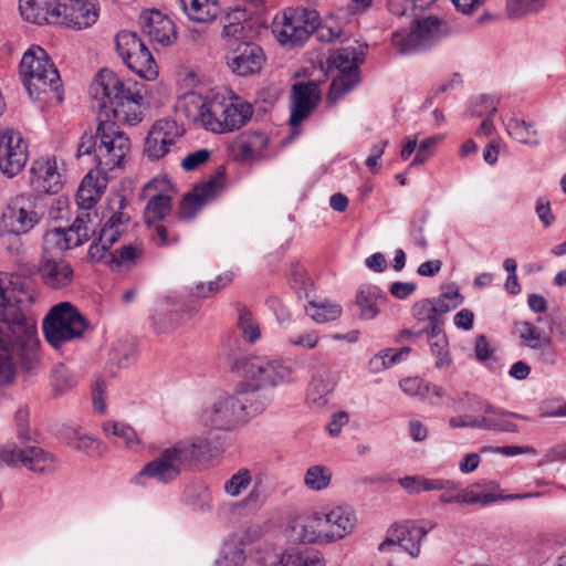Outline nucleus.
<instances>
[{
    "instance_id": "4468645a",
    "label": "nucleus",
    "mask_w": 566,
    "mask_h": 566,
    "mask_svg": "<svg viewBox=\"0 0 566 566\" xmlns=\"http://www.w3.org/2000/svg\"><path fill=\"white\" fill-rule=\"evenodd\" d=\"M114 205L116 210L105 221L97 241L93 242L88 249L87 254L92 261H101L104 258L105 253L123 234L129 221V217L122 211L125 207L124 198L117 196L114 199Z\"/></svg>"
},
{
    "instance_id": "f8f14e48",
    "label": "nucleus",
    "mask_w": 566,
    "mask_h": 566,
    "mask_svg": "<svg viewBox=\"0 0 566 566\" xmlns=\"http://www.w3.org/2000/svg\"><path fill=\"white\" fill-rule=\"evenodd\" d=\"M180 107L190 122L199 123L205 129L210 130L209 122L224 118L227 98L220 94L209 98L199 93L189 92L184 95Z\"/></svg>"
},
{
    "instance_id": "72a5a7b5",
    "label": "nucleus",
    "mask_w": 566,
    "mask_h": 566,
    "mask_svg": "<svg viewBox=\"0 0 566 566\" xmlns=\"http://www.w3.org/2000/svg\"><path fill=\"white\" fill-rule=\"evenodd\" d=\"M385 302L386 295L375 285H363L356 295V304L360 310V316L365 319L375 318Z\"/></svg>"
},
{
    "instance_id": "39448f33",
    "label": "nucleus",
    "mask_w": 566,
    "mask_h": 566,
    "mask_svg": "<svg viewBox=\"0 0 566 566\" xmlns=\"http://www.w3.org/2000/svg\"><path fill=\"white\" fill-rule=\"evenodd\" d=\"M95 134L84 133L81 137L77 155H93L96 169L106 174L120 168L130 151V140L115 122L97 119Z\"/></svg>"
},
{
    "instance_id": "5701e85b",
    "label": "nucleus",
    "mask_w": 566,
    "mask_h": 566,
    "mask_svg": "<svg viewBox=\"0 0 566 566\" xmlns=\"http://www.w3.org/2000/svg\"><path fill=\"white\" fill-rule=\"evenodd\" d=\"M30 184L36 193H56L62 188L55 159L40 158L30 169Z\"/></svg>"
},
{
    "instance_id": "20e7f679",
    "label": "nucleus",
    "mask_w": 566,
    "mask_h": 566,
    "mask_svg": "<svg viewBox=\"0 0 566 566\" xmlns=\"http://www.w3.org/2000/svg\"><path fill=\"white\" fill-rule=\"evenodd\" d=\"M19 75L31 99L41 103L63 101L60 73L41 46L34 45L24 52Z\"/></svg>"
},
{
    "instance_id": "338daca9",
    "label": "nucleus",
    "mask_w": 566,
    "mask_h": 566,
    "mask_svg": "<svg viewBox=\"0 0 566 566\" xmlns=\"http://www.w3.org/2000/svg\"><path fill=\"white\" fill-rule=\"evenodd\" d=\"M535 211L538 219L541 220L545 228H548L555 221V217L552 213L551 203L548 199L544 197L538 198L536 201Z\"/></svg>"
},
{
    "instance_id": "4d7b16f0",
    "label": "nucleus",
    "mask_w": 566,
    "mask_h": 566,
    "mask_svg": "<svg viewBox=\"0 0 566 566\" xmlns=\"http://www.w3.org/2000/svg\"><path fill=\"white\" fill-rule=\"evenodd\" d=\"M251 484V474L247 469L234 473L226 483L224 492L230 496H239Z\"/></svg>"
},
{
    "instance_id": "9b49d317",
    "label": "nucleus",
    "mask_w": 566,
    "mask_h": 566,
    "mask_svg": "<svg viewBox=\"0 0 566 566\" xmlns=\"http://www.w3.org/2000/svg\"><path fill=\"white\" fill-rule=\"evenodd\" d=\"M42 219L34 198L25 195L15 197L3 211L1 223L8 234L19 238L30 232Z\"/></svg>"
},
{
    "instance_id": "dca6fc26",
    "label": "nucleus",
    "mask_w": 566,
    "mask_h": 566,
    "mask_svg": "<svg viewBox=\"0 0 566 566\" xmlns=\"http://www.w3.org/2000/svg\"><path fill=\"white\" fill-rule=\"evenodd\" d=\"M499 489V485L494 482H478L473 483L465 489H461L459 483V492L454 496H442L440 502L444 504L459 503V504H481L489 505L497 500H522L526 497L537 496L538 494L525 493V494H511L506 496H500L494 493Z\"/></svg>"
},
{
    "instance_id": "e2e57ef3",
    "label": "nucleus",
    "mask_w": 566,
    "mask_h": 566,
    "mask_svg": "<svg viewBox=\"0 0 566 566\" xmlns=\"http://www.w3.org/2000/svg\"><path fill=\"white\" fill-rule=\"evenodd\" d=\"M90 221V213H85L83 217H77L73 224L69 227V231H72L73 240L80 239L81 244H83L85 241L90 239L91 235V228L87 226Z\"/></svg>"
},
{
    "instance_id": "423d86ee",
    "label": "nucleus",
    "mask_w": 566,
    "mask_h": 566,
    "mask_svg": "<svg viewBox=\"0 0 566 566\" xmlns=\"http://www.w3.org/2000/svg\"><path fill=\"white\" fill-rule=\"evenodd\" d=\"M87 328L88 322L70 302L52 306L42 323L44 337L55 349L67 342L81 338Z\"/></svg>"
},
{
    "instance_id": "864d4df0",
    "label": "nucleus",
    "mask_w": 566,
    "mask_h": 566,
    "mask_svg": "<svg viewBox=\"0 0 566 566\" xmlns=\"http://www.w3.org/2000/svg\"><path fill=\"white\" fill-rule=\"evenodd\" d=\"M516 326L521 339L531 349H535L541 344L551 338L548 335L542 333L539 328L532 323L521 322Z\"/></svg>"
},
{
    "instance_id": "774afa93",
    "label": "nucleus",
    "mask_w": 566,
    "mask_h": 566,
    "mask_svg": "<svg viewBox=\"0 0 566 566\" xmlns=\"http://www.w3.org/2000/svg\"><path fill=\"white\" fill-rule=\"evenodd\" d=\"M566 461V442L559 443L546 451L539 464Z\"/></svg>"
},
{
    "instance_id": "f3484780",
    "label": "nucleus",
    "mask_w": 566,
    "mask_h": 566,
    "mask_svg": "<svg viewBox=\"0 0 566 566\" xmlns=\"http://www.w3.org/2000/svg\"><path fill=\"white\" fill-rule=\"evenodd\" d=\"M0 458L8 465H22L31 471L44 473L55 469L53 455L36 447L20 449L13 443L6 444Z\"/></svg>"
},
{
    "instance_id": "c85d7f7f",
    "label": "nucleus",
    "mask_w": 566,
    "mask_h": 566,
    "mask_svg": "<svg viewBox=\"0 0 566 566\" xmlns=\"http://www.w3.org/2000/svg\"><path fill=\"white\" fill-rule=\"evenodd\" d=\"M294 537L303 543H328L323 512L303 514L292 521Z\"/></svg>"
},
{
    "instance_id": "a878e982",
    "label": "nucleus",
    "mask_w": 566,
    "mask_h": 566,
    "mask_svg": "<svg viewBox=\"0 0 566 566\" xmlns=\"http://www.w3.org/2000/svg\"><path fill=\"white\" fill-rule=\"evenodd\" d=\"M62 0H19L21 18L30 23L43 25L60 21Z\"/></svg>"
},
{
    "instance_id": "bf43d9fd",
    "label": "nucleus",
    "mask_w": 566,
    "mask_h": 566,
    "mask_svg": "<svg viewBox=\"0 0 566 566\" xmlns=\"http://www.w3.org/2000/svg\"><path fill=\"white\" fill-rule=\"evenodd\" d=\"M451 428H476L486 430V416L474 417V416H455L449 419Z\"/></svg>"
},
{
    "instance_id": "6e6d98bb",
    "label": "nucleus",
    "mask_w": 566,
    "mask_h": 566,
    "mask_svg": "<svg viewBox=\"0 0 566 566\" xmlns=\"http://www.w3.org/2000/svg\"><path fill=\"white\" fill-rule=\"evenodd\" d=\"M431 301L436 307L438 316L440 317L442 314H446L461 305L463 297L458 290H453L444 292L438 297L431 298Z\"/></svg>"
},
{
    "instance_id": "c756f323",
    "label": "nucleus",
    "mask_w": 566,
    "mask_h": 566,
    "mask_svg": "<svg viewBox=\"0 0 566 566\" xmlns=\"http://www.w3.org/2000/svg\"><path fill=\"white\" fill-rule=\"evenodd\" d=\"M39 275L46 286L61 290L72 283L74 271L66 260L43 258L39 264Z\"/></svg>"
},
{
    "instance_id": "c9c22d12",
    "label": "nucleus",
    "mask_w": 566,
    "mask_h": 566,
    "mask_svg": "<svg viewBox=\"0 0 566 566\" xmlns=\"http://www.w3.org/2000/svg\"><path fill=\"white\" fill-rule=\"evenodd\" d=\"M187 17L198 23L213 21L220 8L217 0H179Z\"/></svg>"
},
{
    "instance_id": "6e6552de",
    "label": "nucleus",
    "mask_w": 566,
    "mask_h": 566,
    "mask_svg": "<svg viewBox=\"0 0 566 566\" xmlns=\"http://www.w3.org/2000/svg\"><path fill=\"white\" fill-rule=\"evenodd\" d=\"M242 370L248 395H254V398H264L256 394L258 390L265 387H275L280 384L291 380L292 368L282 360L256 356L245 359L242 363L237 361L234 367ZM269 401V399L265 397Z\"/></svg>"
},
{
    "instance_id": "69168bd1",
    "label": "nucleus",
    "mask_w": 566,
    "mask_h": 566,
    "mask_svg": "<svg viewBox=\"0 0 566 566\" xmlns=\"http://www.w3.org/2000/svg\"><path fill=\"white\" fill-rule=\"evenodd\" d=\"M142 248L130 244L124 245L113 254V260L116 262L117 265H122L127 262H133L136 258H138L142 254Z\"/></svg>"
},
{
    "instance_id": "c03bdc74",
    "label": "nucleus",
    "mask_w": 566,
    "mask_h": 566,
    "mask_svg": "<svg viewBox=\"0 0 566 566\" xmlns=\"http://www.w3.org/2000/svg\"><path fill=\"white\" fill-rule=\"evenodd\" d=\"M306 314L316 323L323 324L335 321L342 313V307L327 301L310 302L305 306Z\"/></svg>"
},
{
    "instance_id": "0eeeda50",
    "label": "nucleus",
    "mask_w": 566,
    "mask_h": 566,
    "mask_svg": "<svg viewBox=\"0 0 566 566\" xmlns=\"http://www.w3.org/2000/svg\"><path fill=\"white\" fill-rule=\"evenodd\" d=\"M319 25V13L303 7L287 8L272 21V33L284 46L302 45Z\"/></svg>"
},
{
    "instance_id": "f03ea898",
    "label": "nucleus",
    "mask_w": 566,
    "mask_h": 566,
    "mask_svg": "<svg viewBox=\"0 0 566 566\" xmlns=\"http://www.w3.org/2000/svg\"><path fill=\"white\" fill-rule=\"evenodd\" d=\"M212 452L211 442L206 437L196 436L178 441L147 462L132 482L145 485L147 480H155L158 483L167 484L176 480L186 465L199 462L211 455Z\"/></svg>"
},
{
    "instance_id": "ddd939ff",
    "label": "nucleus",
    "mask_w": 566,
    "mask_h": 566,
    "mask_svg": "<svg viewBox=\"0 0 566 566\" xmlns=\"http://www.w3.org/2000/svg\"><path fill=\"white\" fill-rule=\"evenodd\" d=\"M226 187V169L220 166L206 181L186 193L179 206L181 219H192L207 203L214 200Z\"/></svg>"
},
{
    "instance_id": "bb28decb",
    "label": "nucleus",
    "mask_w": 566,
    "mask_h": 566,
    "mask_svg": "<svg viewBox=\"0 0 566 566\" xmlns=\"http://www.w3.org/2000/svg\"><path fill=\"white\" fill-rule=\"evenodd\" d=\"M248 566H325V562L316 552L279 556L266 551L259 552L249 560Z\"/></svg>"
},
{
    "instance_id": "0e129e2a",
    "label": "nucleus",
    "mask_w": 566,
    "mask_h": 566,
    "mask_svg": "<svg viewBox=\"0 0 566 566\" xmlns=\"http://www.w3.org/2000/svg\"><path fill=\"white\" fill-rule=\"evenodd\" d=\"M319 342V335L315 331L307 332L305 334L291 336L287 343L294 347H301L304 349H314Z\"/></svg>"
},
{
    "instance_id": "2f4dec72",
    "label": "nucleus",
    "mask_w": 566,
    "mask_h": 566,
    "mask_svg": "<svg viewBox=\"0 0 566 566\" xmlns=\"http://www.w3.org/2000/svg\"><path fill=\"white\" fill-rule=\"evenodd\" d=\"M428 530L422 526L411 525L402 532L401 536H398L397 539L392 537H388L382 541L378 549L380 552H390V551H406L411 557H418L420 554L421 542L426 538Z\"/></svg>"
},
{
    "instance_id": "393cba45",
    "label": "nucleus",
    "mask_w": 566,
    "mask_h": 566,
    "mask_svg": "<svg viewBox=\"0 0 566 566\" xmlns=\"http://www.w3.org/2000/svg\"><path fill=\"white\" fill-rule=\"evenodd\" d=\"M317 101V85L314 82L294 84L292 88L290 125L295 127L307 118L316 107Z\"/></svg>"
},
{
    "instance_id": "58836bf2",
    "label": "nucleus",
    "mask_w": 566,
    "mask_h": 566,
    "mask_svg": "<svg viewBox=\"0 0 566 566\" xmlns=\"http://www.w3.org/2000/svg\"><path fill=\"white\" fill-rule=\"evenodd\" d=\"M334 387L335 382L331 378L324 377L323 375L314 376L310 382L306 395L307 403L313 409H322L328 402Z\"/></svg>"
},
{
    "instance_id": "6ab92c4d",
    "label": "nucleus",
    "mask_w": 566,
    "mask_h": 566,
    "mask_svg": "<svg viewBox=\"0 0 566 566\" xmlns=\"http://www.w3.org/2000/svg\"><path fill=\"white\" fill-rule=\"evenodd\" d=\"M182 135V129L176 120L163 118L157 120L150 128L144 151L150 159H160L167 155L170 147Z\"/></svg>"
},
{
    "instance_id": "7c9ffc66",
    "label": "nucleus",
    "mask_w": 566,
    "mask_h": 566,
    "mask_svg": "<svg viewBox=\"0 0 566 566\" xmlns=\"http://www.w3.org/2000/svg\"><path fill=\"white\" fill-rule=\"evenodd\" d=\"M107 175L102 170L91 169L83 178L76 195L81 209L88 210L101 199L107 187Z\"/></svg>"
},
{
    "instance_id": "79ce46f5",
    "label": "nucleus",
    "mask_w": 566,
    "mask_h": 566,
    "mask_svg": "<svg viewBox=\"0 0 566 566\" xmlns=\"http://www.w3.org/2000/svg\"><path fill=\"white\" fill-rule=\"evenodd\" d=\"M67 444L88 455H101L104 452L102 441L95 439L80 428L72 429L66 434Z\"/></svg>"
},
{
    "instance_id": "7ed1b4c3",
    "label": "nucleus",
    "mask_w": 566,
    "mask_h": 566,
    "mask_svg": "<svg viewBox=\"0 0 566 566\" xmlns=\"http://www.w3.org/2000/svg\"><path fill=\"white\" fill-rule=\"evenodd\" d=\"M268 407L265 398L237 390L233 395H221L207 403L199 417V423L210 431L231 432L258 416Z\"/></svg>"
},
{
    "instance_id": "1a4fd4ad",
    "label": "nucleus",
    "mask_w": 566,
    "mask_h": 566,
    "mask_svg": "<svg viewBox=\"0 0 566 566\" xmlns=\"http://www.w3.org/2000/svg\"><path fill=\"white\" fill-rule=\"evenodd\" d=\"M365 53L356 46H345L336 50L327 60L329 67L339 71V75L332 82L329 97L337 98L349 92L359 82V64Z\"/></svg>"
},
{
    "instance_id": "e433bc0d",
    "label": "nucleus",
    "mask_w": 566,
    "mask_h": 566,
    "mask_svg": "<svg viewBox=\"0 0 566 566\" xmlns=\"http://www.w3.org/2000/svg\"><path fill=\"white\" fill-rule=\"evenodd\" d=\"M505 127L510 137L523 145L537 147L541 144L539 133L533 122L513 116L506 122Z\"/></svg>"
},
{
    "instance_id": "13d9d810",
    "label": "nucleus",
    "mask_w": 566,
    "mask_h": 566,
    "mask_svg": "<svg viewBox=\"0 0 566 566\" xmlns=\"http://www.w3.org/2000/svg\"><path fill=\"white\" fill-rule=\"evenodd\" d=\"M497 104L499 98L495 96L481 95L471 107V116L482 117L486 114L492 116L497 111Z\"/></svg>"
},
{
    "instance_id": "a211bd4d",
    "label": "nucleus",
    "mask_w": 566,
    "mask_h": 566,
    "mask_svg": "<svg viewBox=\"0 0 566 566\" xmlns=\"http://www.w3.org/2000/svg\"><path fill=\"white\" fill-rule=\"evenodd\" d=\"M28 147L21 134L6 130L0 135V170L12 178L25 166Z\"/></svg>"
},
{
    "instance_id": "b1692460",
    "label": "nucleus",
    "mask_w": 566,
    "mask_h": 566,
    "mask_svg": "<svg viewBox=\"0 0 566 566\" xmlns=\"http://www.w3.org/2000/svg\"><path fill=\"white\" fill-rule=\"evenodd\" d=\"M325 538L329 542L342 539L353 532L357 517L349 506H334L323 511Z\"/></svg>"
},
{
    "instance_id": "680f3d73",
    "label": "nucleus",
    "mask_w": 566,
    "mask_h": 566,
    "mask_svg": "<svg viewBox=\"0 0 566 566\" xmlns=\"http://www.w3.org/2000/svg\"><path fill=\"white\" fill-rule=\"evenodd\" d=\"M210 151L208 149H198L188 154L181 160V167L185 171H192L206 164L210 159Z\"/></svg>"
},
{
    "instance_id": "49530a36",
    "label": "nucleus",
    "mask_w": 566,
    "mask_h": 566,
    "mask_svg": "<svg viewBox=\"0 0 566 566\" xmlns=\"http://www.w3.org/2000/svg\"><path fill=\"white\" fill-rule=\"evenodd\" d=\"M237 326L244 340L255 343L261 337V331L258 321L252 313L243 305L238 306Z\"/></svg>"
},
{
    "instance_id": "603ef678",
    "label": "nucleus",
    "mask_w": 566,
    "mask_h": 566,
    "mask_svg": "<svg viewBox=\"0 0 566 566\" xmlns=\"http://www.w3.org/2000/svg\"><path fill=\"white\" fill-rule=\"evenodd\" d=\"M128 67L140 77L148 81L155 80L158 75L157 64L149 50L142 53L138 60L130 61Z\"/></svg>"
},
{
    "instance_id": "de8ad7c7",
    "label": "nucleus",
    "mask_w": 566,
    "mask_h": 566,
    "mask_svg": "<svg viewBox=\"0 0 566 566\" xmlns=\"http://www.w3.org/2000/svg\"><path fill=\"white\" fill-rule=\"evenodd\" d=\"M247 20V11L241 8H235L230 11L223 19L222 35L224 38L239 40L243 36L244 25Z\"/></svg>"
},
{
    "instance_id": "052dcab7",
    "label": "nucleus",
    "mask_w": 566,
    "mask_h": 566,
    "mask_svg": "<svg viewBox=\"0 0 566 566\" xmlns=\"http://www.w3.org/2000/svg\"><path fill=\"white\" fill-rule=\"evenodd\" d=\"M536 359L545 366H554L557 363L558 352L552 344V338L533 349Z\"/></svg>"
},
{
    "instance_id": "cd10ccee",
    "label": "nucleus",
    "mask_w": 566,
    "mask_h": 566,
    "mask_svg": "<svg viewBox=\"0 0 566 566\" xmlns=\"http://www.w3.org/2000/svg\"><path fill=\"white\" fill-rule=\"evenodd\" d=\"M252 116L250 104L241 102L239 97L227 98V112L221 120L209 122L210 132L226 134L241 128Z\"/></svg>"
},
{
    "instance_id": "4be33fe9",
    "label": "nucleus",
    "mask_w": 566,
    "mask_h": 566,
    "mask_svg": "<svg viewBox=\"0 0 566 566\" xmlns=\"http://www.w3.org/2000/svg\"><path fill=\"white\" fill-rule=\"evenodd\" d=\"M139 25L150 41L161 45H169L176 39L174 22L158 10L143 11L139 15Z\"/></svg>"
},
{
    "instance_id": "2eb2a0df",
    "label": "nucleus",
    "mask_w": 566,
    "mask_h": 566,
    "mask_svg": "<svg viewBox=\"0 0 566 566\" xmlns=\"http://www.w3.org/2000/svg\"><path fill=\"white\" fill-rule=\"evenodd\" d=\"M174 188L167 177H156L145 185L144 198L148 199L144 211L148 224L163 220L171 210Z\"/></svg>"
},
{
    "instance_id": "a19ab883",
    "label": "nucleus",
    "mask_w": 566,
    "mask_h": 566,
    "mask_svg": "<svg viewBox=\"0 0 566 566\" xmlns=\"http://www.w3.org/2000/svg\"><path fill=\"white\" fill-rule=\"evenodd\" d=\"M72 231L64 228L48 230L43 235V249L45 252H63L71 248L81 245V240H73Z\"/></svg>"
},
{
    "instance_id": "412c9836",
    "label": "nucleus",
    "mask_w": 566,
    "mask_h": 566,
    "mask_svg": "<svg viewBox=\"0 0 566 566\" xmlns=\"http://www.w3.org/2000/svg\"><path fill=\"white\" fill-rule=\"evenodd\" d=\"M265 62L262 49L249 42H243L228 56V65L231 71L240 76L259 73Z\"/></svg>"
},
{
    "instance_id": "f704fd0d",
    "label": "nucleus",
    "mask_w": 566,
    "mask_h": 566,
    "mask_svg": "<svg viewBox=\"0 0 566 566\" xmlns=\"http://www.w3.org/2000/svg\"><path fill=\"white\" fill-rule=\"evenodd\" d=\"M102 429L106 438L118 447L135 450L139 447L140 440L133 427L123 422H104Z\"/></svg>"
},
{
    "instance_id": "f257e3e1",
    "label": "nucleus",
    "mask_w": 566,
    "mask_h": 566,
    "mask_svg": "<svg viewBox=\"0 0 566 566\" xmlns=\"http://www.w3.org/2000/svg\"><path fill=\"white\" fill-rule=\"evenodd\" d=\"M98 118L135 126L144 118V96L137 85L126 87L109 69L98 72L90 87Z\"/></svg>"
},
{
    "instance_id": "3c124183",
    "label": "nucleus",
    "mask_w": 566,
    "mask_h": 566,
    "mask_svg": "<svg viewBox=\"0 0 566 566\" xmlns=\"http://www.w3.org/2000/svg\"><path fill=\"white\" fill-rule=\"evenodd\" d=\"M115 44L118 54L124 61L127 56H132L137 49L142 48L144 42L135 32L123 30L117 33Z\"/></svg>"
},
{
    "instance_id": "8fccbe9b",
    "label": "nucleus",
    "mask_w": 566,
    "mask_h": 566,
    "mask_svg": "<svg viewBox=\"0 0 566 566\" xmlns=\"http://www.w3.org/2000/svg\"><path fill=\"white\" fill-rule=\"evenodd\" d=\"M546 0H507L506 12L511 18H521L539 12Z\"/></svg>"
},
{
    "instance_id": "a18cd8bd",
    "label": "nucleus",
    "mask_w": 566,
    "mask_h": 566,
    "mask_svg": "<svg viewBox=\"0 0 566 566\" xmlns=\"http://www.w3.org/2000/svg\"><path fill=\"white\" fill-rule=\"evenodd\" d=\"M332 478L331 469L323 464H315L305 471L304 484L308 490L319 492L329 486Z\"/></svg>"
},
{
    "instance_id": "9d476101",
    "label": "nucleus",
    "mask_w": 566,
    "mask_h": 566,
    "mask_svg": "<svg viewBox=\"0 0 566 566\" xmlns=\"http://www.w3.org/2000/svg\"><path fill=\"white\" fill-rule=\"evenodd\" d=\"M440 24V20L434 17L417 20L410 30H400L392 34V45L400 54L426 50L439 40Z\"/></svg>"
},
{
    "instance_id": "473e14b6",
    "label": "nucleus",
    "mask_w": 566,
    "mask_h": 566,
    "mask_svg": "<svg viewBox=\"0 0 566 566\" xmlns=\"http://www.w3.org/2000/svg\"><path fill=\"white\" fill-rule=\"evenodd\" d=\"M268 146V138L259 132H250L240 137L232 145L234 156L243 161L258 159Z\"/></svg>"
},
{
    "instance_id": "37998d69",
    "label": "nucleus",
    "mask_w": 566,
    "mask_h": 566,
    "mask_svg": "<svg viewBox=\"0 0 566 566\" xmlns=\"http://www.w3.org/2000/svg\"><path fill=\"white\" fill-rule=\"evenodd\" d=\"M431 354L436 357L434 366L438 369L449 367L452 364V357L449 353V343L442 329L427 334Z\"/></svg>"
},
{
    "instance_id": "09e8293b",
    "label": "nucleus",
    "mask_w": 566,
    "mask_h": 566,
    "mask_svg": "<svg viewBox=\"0 0 566 566\" xmlns=\"http://www.w3.org/2000/svg\"><path fill=\"white\" fill-rule=\"evenodd\" d=\"M410 350L409 347H402L397 352H392L391 349L384 350L369 360V368L373 373H379L402 360L409 355Z\"/></svg>"
},
{
    "instance_id": "4c0bfd02",
    "label": "nucleus",
    "mask_w": 566,
    "mask_h": 566,
    "mask_svg": "<svg viewBox=\"0 0 566 566\" xmlns=\"http://www.w3.org/2000/svg\"><path fill=\"white\" fill-rule=\"evenodd\" d=\"M245 559L244 542L238 535H231L223 542L216 566H242Z\"/></svg>"
},
{
    "instance_id": "aec40b11",
    "label": "nucleus",
    "mask_w": 566,
    "mask_h": 566,
    "mask_svg": "<svg viewBox=\"0 0 566 566\" xmlns=\"http://www.w3.org/2000/svg\"><path fill=\"white\" fill-rule=\"evenodd\" d=\"M60 21L55 24L74 30L92 27L98 19L96 0H62L60 4Z\"/></svg>"
},
{
    "instance_id": "ea45409f",
    "label": "nucleus",
    "mask_w": 566,
    "mask_h": 566,
    "mask_svg": "<svg viewBox=\"0 0 566 566\" xmlns=\"http://www.w3.org/2000/svg\"><path fill=\"white\" fill-rule=\"evenodd\" d=\"M412 316L418 322L427 323V326L420 329L417 335L433 333L439 329H442V319L438 316L436 312V307L431 298H424L419 302H416L412 306Z\"/></svg>"
},
{
    "instance_id": "5fc2aeb1",
    "label": "nucleus",
    "mask_w": 566,
    "mask_h": 566,
    "mask_svg": "<svg viewBox=\"0 0 566 566\" xmlns=\"http://www.w3.org/2000/svg\"><path fill=\"white\" fill-rule=\"evenodd\" d=\"M402 391L409 396H418L423 400H428L431 405H436V401L429 396L431 384L426 382L421 378L410 377L402 379L400 382Z\"/></svg>"
}]
</instances>
